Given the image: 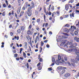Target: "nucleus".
Returning <instances> with one entry per match:
<instances>
[{
    "label": "nucleus",
    "mask_w": 79,
    "mask_h": 79,
    "mask_svg": "<svg viewBox=\"0 0 79 79\" xmlns=\"http://www.w3.org/2000/svg\"><path fill=\"white\" fill-rule=\"evenodd\" d=\"M74 40H76L77 42H79V38H77V37H75L74 38Z\"/></svg>",
    "instance_id": "nucleus-9"
},
{
    "label": "nucleus",
    "mask_w": 79,
    "mask_h": 79,
    "mask_svg": "<svg viewBox=\"0 0 79 79\" xmlns=\"http://www.w3.org/2000/svg\"><path fill=\"white\" fill-rule=\"evenodd\" d=\"M38 69L39 71H40L42 69V67L40 66H39L38 67Z\"/></svg>",
    "instance_id": "nucleus-24"
},
{
    "label": "nucleus",
    "mask_w": 79,
    "mask_h": 79,
    "mask_svg": "<svg viewBox=\"0 0 79 79\" xmlns=\"http://www.w3.org/2000/svg\"><path fill=\"white\" fill-rule=\"evenodd\" d=\"M43 42H44L45 43H47V42H48V40H45Z\"/></svg>",
    "instance_id": "nucleus-61"
},
{
    "label": "nucleus",
    "mask_w": 79,
    "mask_h": 79,
    "mask_svg": "<svg viewBox=\"0 0 79 79\" xmlns=\"http://www.w3.org/2000/svg\"><path fill=\"white\" fill-rule=\"evenodd\" d=\"M32 27V25H30L29 27V30H31V28Z\"/></svg>",
    "instance_id": "nucleus-32"
},
{
    "label": "nucleus",
    "mask_w": 79,
    "mask_h": 79,
    "mask_svg": "<svg viewBox=\"0 0 79 79\" xmlns=\"http://www.w3.org/2000/svg\"><path fill=\"white\" fill-rule=\"evenodd\" d=\"M39 45V43H37L36 45V48H38V46Z\"/></svg>",
    "instance_id": "nucleus-40"
},
{
    "label": "nucleus",
    "mask_w": 79,
    "mask_h": 79,
    "mask_svg": "<svg viewBox=\"0 0 79 79\" xmlns=\"http://www.w3.org/2000/svg\"><path fill=\"white\" fill-rule=\"evenodd\" d=\"M54 6H52L51 7V9L52 10H54Z\"/></svg>",
    "instance_id": "nucleus-63"
},
{
    "label": "nucleus",
    "mask_w": 79,
    "mask_h": 79,
    "mask_svg": "<svg viewBox=\"0 0 79 79\" xmlns=\"http://www.w3.org/2000/svg\"><path fill=\"white\" fill-rule=\"evenodd\" d=\"M48 70H49V71H52L53 69H52V68H48Z\"/></svg>",
    "instance_id": "nucleus-56"
},
{
    "label": "nucleus",
    "mask_w": 79,
    "mask_h": 79,
    "mask_svg": "<svg viewBox=\"0 0 79 79\" xmlns=\"http://www.w3.org/2000/svg\"><path fill=\"white\" fill-rule=\"evenodd\" d=\"M70 2L71 3H73L74 2V0H70Z\"/></svg>",
    "instance_id": "nucleus-59"
},
{
    "label": "nucleus",
    "mask_w": 79,
    "mask_h": 79,
    "mask_svg": "<svg viewBox=\"0 0 79 79\" xmlns=\"http://www.w3.org/2000/svg\"><path fill=\"white\" fill-rule=\"evenodd\" d=\"M40 52L41 53L42 52V48L40 47Z\"/></svg>",
    "instance_id": "nucleus-51"
},
{
    "label": "nucleus",
    "mask_w": 79,
    "mask_h": 79,
    "mask_svg": "<svg viewBox=\"0 0 79 79\" xmlns=\"http://www.w3.org/2000/svg\"><path fill=\"white\" fill-rule=\"evenodd\" d=\"M24 48L25 49H27V42H25L24 43Z\"/></svg>",
    "instance_id": "nucleus-16"
},
{
    "label": "nucleus",
    "mask_w": 79,
    "mask_h": 79,
    "mask_svg": "<svg viewBox=\"0 0 79 79\" xmlns=\"http://www.w3.org/2000/svg\"><path fill=\"white\" fill-rule=\"evenodd\" d=\"M75 35H77L78 34V32L77 31H75L74 32Z\"/></svg>",
    "instance_id": "nucleus-38"
},
{
    "label": "nucleus",
    "mask_w": 79,
    "mask_h": 79,
    "mask_svg": "<svg viewBox=\"0 0 79 79\" xmlns=\"http://www.w3.org/2000/svg\"><path fill=\"white\" fill-rule=\"evenodd\" d=\"M32 8L33 7H31V6L28 7L27 11H32V10H31V9H32Z\"/></svg>",
    "instance_id": "nucleus-12"
},
{
    "label": "nucleus",
    "mask_w": 79,
    "mask_h": 79,
    "mask_svg": "<svg viewBox=\"0 0 79 79\" xmlns=\"http://www.w3.org/2000/svg\"><path fill=\"white\" fill-rule=\"evenodd\" d=\"M74 46H77V44L76 43H74Z\"/></svg>",
    "instance_id": "nucleus-60"
},
{
    "label": "nucleus",
    "mask_w": 79,
    "mask_h": 79,
    "mask_svg": "<svg viewBox=\"0 0 79 79\" xmlns=\"http://www.w3.org/2000/svg\"><path fill=\"white\" fill-rule=\"evenodd\" d=\"M27 15L28 16L30 17L32 15V11H27Z\"/></svg>",
    "instance_id": "nucleus-3"
},
{
    "label": "nucleus",
    "mask_w": 79,
    "mask_h": 79,
    "mask_svg": "<svg viewBox=\"0 0 79 79\" xmlns=\"http://www.w3.org/2000/svg\"><path fill=\"white\" fill-rule=\"evenodd\" d=\"M70 76H71V74L69 73H67L64 75V76L65 77H69Z\"/></svg>",
    "instance_id": "nucleus-7"
},
{
    "label": "nucleus",
    "mask_w": 79,
    "mask_h": 79,
    "mask_svg": "<svg viewBox=\"0 0 79 79\" xmlns=\"http://www.w3.org/2000/svg\"><path fill=\"white\" fill-rule=\"evenodd\" d=\"M31 7H32L33 8H34L35 6V4L34 3V1L31 2Z\"/></svg>",
    "instance_id": "nucleus-10"
},
{
    "label": "nucleus",
    "mask_w": 79,
    "mask_h": 79,
    "mask_svg": "<svg viewBox=\"0 0 79 79\" xmlns=\"http://www.w3.org/2000/svg\"><path fill=\"white\" fill-rule=\"evenodd\" d=\"M76 29V27H75V26H73H73H71L70 28V29L71 31H74V29Z\"/></svg>",
    "instance_id": "nucleus-4"
},
{
    "label": "nucleus",
    "mask_w": 79,
    "mask_h": 79,
    "mask_svg": "<svg viewBox=\"0 0 79 79\" xmlns=\"http://www.w3.org/2000/svg\"><path fill=\"white\" fill-rule=\"evenodd\" d=\"M48 26V23H47L45 24V27H47V26Z\"/></svg>",
    "instance_id": "nucleus-39"
},
{
    "label": "nucleus",
    "mask_w": 79,
    "mask_h": 79,
    "mask_svg": "<svg viewBox=\"0 0 79 79\" xmlns=\"http://www.w3.org/2000/svg\"><path fill=\"white\" fill-rule=\"evenodd\" d=\"M23 56L25 58H26V53H24V52H23Z\"/></svg>",
    "instance_id": "nucleus-19"
},
{
    "label": "nucleus",
    "mask_w": 79,
    "mask_h": 79,
    "mask_svg": "<svg viewBox=\"0 0 79 79\" xmlns=\"http://www.w3.org/2000/svg\"><path fill=\"white\" fill-rule=\"evenodd\" d=\"M58 69L60 70L61 69H66V67H64L62 66H59L57 67Z\"/></svg>",
    "instance_id": "nucleus-6"
},
{
    "label": "nucleus",
    "mask_w": 79,
    "mask_h": 79,
    "mask_svg": "<svg viewBox=\"0 0 79 79\" xmlns=\"http://www.w3.org/2000/svg\"><path fill=\"white\" fill-rule=\"evenodd\" d=\"M24 14V11H22L20 14V15L19 16V18L20 17H21V16H23V14Z\"/></svg>",
    "instance_id": "nucleus-15"
},
{
    "label": "nucleus",
    "mask_w": 79,
    "mask_h": 79,
    "mask_svg": "<svg viewBox=\"0 0 79 79\" xmlns=\"http://www.w3.org/2000/svg\"><path fill=\"white\" fill-rule=\"evenodd\" d=\"M37 39H38V40H39V37L38 36H36L35 37V44H36V43H37Z\"/></svg>",
    "instance_id": "nucleus-11"
},
{
    "label": "nucleus",
    "mask_w": 79,
    "mask_h": 79,
    "mask_svg": "<svg viewBox=\"0 0 79 79\" xmlns=\"http://www.w3.org/2000/svg\"><path fill=\"white\" fill-rule=\"evenodd\" d=\"M19 26V24L18 23H17V25L15 26V28H16L17 27H18Z\"/></svg>",
    "instance_id": "nucleus-50"
},
{
    "label": "nucleus",
    "mask_w": 79,
    "mask_h": 79,
    "mask_svg": "<svg viewBox=\"0 0 79 79\" xmlns=\"http://www.w3.org/2000/svg\"><path fill=\"white\" fill-rule=\"evenodd\" d=\"M64 27H69V24H66L64 26Z\"/></svg>",
    "instance_id": "nucleus-35"
},
{
    "label": "nucleus",
    "mask_w": 79,
    "mask_h": 79,
    "mask_svg": "<svg viewBox=\"0 0 79 79\" xmlns=\"http://www.w3.org/2000/svg\"><path fill=\"white\" fill-rule=\"evenodd\" d=\"M11 5L9 4V6H8V8H11Z\"/></svg>",
    "instance_id": "nucleus-53"
},
{
    "label": "nucleus",
    "mask_w": 79,
    "mask_h": 79,
    "mask_svg": "<svg viewBox=\"0 0 79 79\" xmlns=\"http://www.w3.org/2000/svg\"><path fill=\"white\" fill-rule=\"evenodd\" d=\"M26 66H27V68L29 69V64L27 63V65H26Z\"/></svg>",
    "instance_id": "nucleus-30"
},
{
    "label": "nucleus",
    "mask_w": 79,
    "mask_h": 79,
    "mask_svg": "<svg viewBox=\"0 0 79 79\" xmlns=\"http://www.w3.org/2000/svg\"><path fill=\"white\" fill-rule=\"evenodd\" d=\"M17 32L18 34H20L21 33V30L20 29H18L17 30Z\"/></svg>",
    "instance_id": "nucleus-23"
},
{
    "label": "nucleus",
    "mask_w": 79,
    "mask_h": 79,
    "mask_svg": "<svg viewBox=\"0 0 79 79\" xmlns=\"http://www.w3.org/2000/svg\"><path fill=\"white\" fill-rule=\"evenodd\" d=\"M63 34H64L65 35H67L68 36V34H67L66 33H63Z\"/></svg>",
    "instance_id": "nucleus-55"
},
{
    "label": "nucleus",
    "mask_w": 79,
    "mask_h": 79,
    "mask_svg": "<svg viewBox=\"0 0 79 79\" xmlns=\"http://www.w3.org/2000/svg\"><path fill=\"white\" fill-rule=\"evenodd\" d=\"M71 64L73 66V67H74V66H76V64H75V63H71Z\"/></svg>",
    "instance_id": "nucleus-28"
},
{
    "label": "nucleus",
    "mask_w": 79,
    "mask_h": 79,
    "mask_svg": "<svg viewBox=\"0 0 79 79\" xmlns=\"http://www.w3.org/2000/svg\"><path fill=\"white\" fill-rule=\"evenodd\" d=\"M48 15H49V16L51 15H52V12H51L50 11V12H49V13H48Z\"/></svg>",
    "instance_id": "nucleus-52"
},
{
    "label": "nucleus",
    "mask_w": 79,
    "mask_h": 79,
    "mask_svg": "<svg viewBox=\"0 0 79 79\" xmlns=\"http://www.w3.org/2000/svg\"><path fill=\"white\" fill-rule=\"evenodd\" d=\"M37 23H40V19H38L36 21Z\"/></svg>",
    "instance_id": "nucleus-27"
},
{
    "label": "nucleus",
    "mask_w": 79,
    "mask_h": 79,
    "mask_svg": "<svg viewBox=\"0 0 79 79\" xmlns=\"http://www.w3.org/2000/svg\"><path fill=\"white\" fill-rule=\"evenodd\" d=\"M2 16H5V12L3 11L2 13Z\"/></svg>",
    "instance_id": "nucleus-25"
},
{
    "label": "nucleus",
    "mask_w": 79,
    "mask_h": 79,
    "mask_svg": "<svg viewBox=\"0 0 79 79\" xmlns=\"http://www.w3.org/2000/svg\"><path fill=\"white\" fill-rule=\"evenodd\" d=\"M42 61H43V59L42 58L40 59L39 61H40V62H42Z\"/></svg>",
    "instance_id": "nucleus-41"
},
{
    "label": "nucleus",
    "mask_w": 79,
    "mask_h": 79,
    "mask_svg": "<svg viewBox=\"0 0 79 79\" xmlns=\"http://www.w3.org/2000/svg\"><path fill=\"white\" fill-rule=\"evenodd\" d=\"M35 72H33V74L32 75V78H33L34 74H35Z\"/></svg>",
    "instance_id": "nucleus-49"
},
{
    "label": "nucleus",
    "mask_w": 79,
    "mask_h": 79,
    "mask_svg": "<svg viewBox=\"0 0 79 79\" xmlns=\"http://www.w3.org/2000/svg\"><path fill=\"white\" fill-rule=\"evenodd\" d=\"M20 10L19 9L17 10V13L18 14H19V13H20Z\"/></svg>",
    "instance_id": "nucleus-48"
},
{
    "label": "nucleus",
    "mask_w": 79,
    "mask_h": 79,
    "mask_svg": "<svg viewBox=\"0 0 79 79\" xmlns=\"http://www.w3.org/2000/svg\"><path fill=\"white\" fill-rule=\"evenodd\" d=\"M58 59L59 60H61V56H60V55H58Z\"/></svg>",
    "instance_id": "nucleus-21"
},
{
    "label": "nucleus",
    "mask_w": 79,
    "mask_h": 79,
    "mask_svg": "<svg viewBox=\"0 0 79 79\" xmlns=\"http://www.w3.org/2000/svg\"><path fill=\"white\" fill-rule=\"evenodd\" d=\"M15 39H16L17 40H19V36H15Z\"/></svg>",
    "instance_id": "nucleus-22"
},
{
    "label": "nucleus",
    "mask_w": 79,
    "mask_h": 79,
    "mask_svg": "<svg viewBox=\"0 0 79 79\" xmlns=\"http://www.w3.org/2000/svg\"><path fill=\"white\" fill-rule=\"evenodd\" d=\"M70 16L71 18H74V13H72V14H70Z\"/></svg>",
    "instance_id": "nucleus-18"
},
{
    "label": "nucleus",
    "mask_w": 79,
    "mask_h": 79,
    "mask_svg": "<svg viewBox=\"0 0 79 79\" xmlns=\"http://www.w3.org/2000/svg\"><path fill=\"white\" fill-rule=\"evenodd\" d=\"M25 27H24L22 26L21 27V29L23 32L24 31V30H25Z\"/></svg>",
    "instance_id": "nucleus-14"
},
{
    "label": "nucleus",
    "mask_w": 79,
    "mask_h": 79,
    "mask_svg": "<svg viewBox=\"0 0 79 79\" xmlns=\"http://www.w3.org/2000/svg\"><path fill=\"white\" fill-rule=\"evenodd\" d=\"M75 53L77 55L79 56V50L77 51Z\"/></svg>",
    "instance_id": "nucleus-29"
},
{
    "label": "nucleus",
    "mask_w": 79,
    "mask_h": 79,
    "mask_svg": "<svg viewBox=\"0 0 79 79\" xmlns=\"http://www.w3.org/2000/svg\"><path fill=\"white\" fill-rule=\"evenodd\" d=\"M3 6L4 8H6V5L5 4H4L3 5Z\"/></svg>",
    "instance_id": "nucleus-36"
},
{
    "label": "nucleus",
    "mask_w": 79,
    "mask_h": 79,
    "mask_svg": "<svg viewBox=\"0 0 79 79\" xmlns=\"http://www.w3.org/2000/svg\"><path fill=\"white\" fill-rule=\"evenodd\" d=\"M40 64H41V63H40V62H39L38 63V64H37V66H40Z\"/></svg>",
    "instance_id": "nucleus-57"
},
{
    "label": "nucleus",
    "mask_w": 79,
    "mask_h": 79,
    "mask_svg": "<svg viewBox=\"0 0 79 79\" xmlns=\"http://www.w3.org/2000/svg\"><path fill=\"white\" fill-rule=\"evenodd\" d=\"M56 13L57 14V16H60V12H59V11H57L56 12Z\"/></svg>",
    "instance_id": "nucleus-20"
},
{
    "label": "nucleus",
    "mask_w": 79,
    "mask_h": 79,
    "mask_svg": "<svg viewBox=\"0 0 79 79\" xmlns=\"http://www.w3.org/2000/svg\"><path fill=\"white\" fill-rule=\"evenodd\" d=\"M73 52H77V49L76 48L75 49H73Z\"/></svg>",
    "instance_id": "nucleus-42"
},
{
    "label": "nucleus",
    "mask_w": 79,
    "mask_h": 79,
    "mask_svg": "<svg viewBox=\"0 0 79 79\" xmlns=\"http://www.w3.org/2000/svg\"><path fill=\"white\" fill-rule=\"evenodd\" d=\"M27 34L28 35H32L33 32L30 30H28L27 32Z\"/></svg>",
    "instance_id": "nucleus-5"
},
{
    "label": "nucleus",
    "mask_w": 79,
    "mask_h": 79,
    "mask_svg": "<svg viewBox=\"0 0 79 79\" xmlns=\"http://www.w3.org/2000/svg\"><path fill=\"white\" fill-rule=\"evenodd\" d=\"M56 15V13L54 12L52 13V17L53 18H55V17L54 16V15Z\"/></svg>",
    "instance_id": "nucleus-17"
},
{
    "label": "nucleus",
    "mask_w": 79,
    "mask_h": 79,
    "mask_svg": "<svg viewBox=\"0 0 79 79\" xmlns=\"http://www.w3.org/2000/svg\"><path fill=\"white\" fill-rule=\"evenodd\" d=\"M51 6H52V5H49V7L48 10H49V11H50V8H51Z\"/></svg>",
    "instance_id": "nucleus-45"
},
{
    "label": "nucleus",
    "mask_w": 79,
    "mask_h": 79,
    "mask_svg": "<svg viewBox=\"0 0 79 79\" xmlns=\"http://www.w3.org/2000/svg\"><path fill=\"white\" fill-rule=\"evenodd\" d=\"M52 61L53 63H55V58H52Z\"/></svg>",
    "instance_id": "nucleus-26"
},
{
    "label": "nucleus",
    "mask_w": 79,
    "mask_h": 79,
    "mask_svg": "<svg viewBox=\"0 0 79 79\" xmlns=\"http://www.w3.org/2000/svg\"><path fill=\"white\" fill-rule=\"evenodd\" d=\"M71 60L72 62H73V63H74V61H75V60L74 59H71Z\"/></svg>",
    "instance_id": "nucleus-47"
},
{
    "label": "nucleus",
    "mask_w": 79,
    "mask_h": 79,
    "mask_svg": "<svg viewBox=\"0 0 79 79\" xmlns=\"http://www.w3.org/2000/svg\"><path fill=\"white\" fill-rule=\"evenodd\" d=\"M64 60L65 61H67L68 60V58L66 57H64Z\"/></svg>",
    "instance_id": "nucleus-54"
},
{
    "label": "nucleus",
    "mask_w": 79,
    "mask_h": 79,
    "mask_svg": "<svg viewBox=\"0 0 79 79\" xmlns=\"http://www.w3.org/2000/svg\"><path fill=\"white\" fill-rule=\"evenodd\" d=\"M28 3V2H27L26 3V4H24L22 8V9H23V10H25L26 9V8H27V4Z\"/></svg>",
    "instance_id": "nucleus-2"
},
{
    "label": "nucleus",
    "mask_w": 79,
    "mask_h": 79,
    "mask_svg": "<svg viewBox=\"0 0 79 79\" xmlns=\"http://www.w3.org/2000/svg\"><path fill=\"white\" fill-rule=\"evenodd\" d=\"M69 52H72L73 51V49H70L68 50Z\"/></svg>",
    "instance_id": "nucleus-44"
},
{
    "label": "nucleus",
    "mask_w": 79,
    "mask_h": 79,
    "mask_svg": "<svg viewBox=\"0 0 79 79\" xmlns=\"http://www.w3.org/2000/svg\"><path fill=\"white\" fill-rule=\"evenodd\" d=\"M69 16V15H65V18H68V17Z\"/></svg>",
    "instance_id": "nucleus-62"
},
{
    "label": "nucleus",
    "mask_w": 79,
    "mask_h": 79,
    "mask_svg": "<svg viewBox=\"0 0 79 79\" xmlns=\"http://www.w3.org/2000/svg\"><path fill=\"white\" fill-rule=\"evenodd\" d=\"M4 73L5 75V76L6 77V78H7L8 79V74L7 72H5V71L4 72Z\"/></svg>",
    "instance_id": "nucleus-8"
},
{
    "label": "nucleus",
    "mask_w": 79,
    "mask_h": 79,
    "mask_svg": "<svg viewBox=\"0 0 79 79\" xmlns=\"http://www.w3.org/2000/svg\"><path fill=\"white\" fill-rule=\"evenodd\" d=\"M18 56V54H15L14 55V56L15 58H17Z\"/></svg>",
    "instance_id": "nucleus-31"
},
{
    "label": "nucleus",
    "mask_w": 79,
    "mask_h": 79,
    "mask_svg": "<svg viewBox=\"0 0 79 79\" xmlns=\"http://www.w3.org/2000/svg\"><path fill=\"white\" fill-rule=\"evenodd\" d=\"M44 13H46V8H45V7H44Z\"/></svg>",
    "instance_id": "nucleus-43"
},
{
    "label": "nucleus",
    "mask_w": 79,
    "mask_h": 79,
    "mask_svg": "<svg viewBox=\"0 0 79 79\" xmlns=\"http://www.w3.org/2000/svg\"><path fill=\"white\" fill-rule=\"evenodd\" d=\"M64 72H65V70H63L61 71V73L62 74H63V73H64Z\"/></svg>",
    "instance_id": "nucleus-34"
},
{
    "label": "nucleus",
    "mask_w": 79,
    "mask_h": 79,
    "mask_svg": "<svg viewBox=\"0 0 79 79\" xmlns=\"http://www.w3.org/2000/svg\"><path fill=\"white\" fill-rule=\"evenodd\" d=\"M76 58L77 60H78V61H79V56H76Z\"/></svg>",
    "instance_id": "nucleus-33"
},
{
    "label": "nucleus",
    "mask_w": 79,
    "mask_h": 79,
    "mask_svg": "<svg viewBox=\"0 0 79 79\" xmlns=\"http://www.w3.org/2000/svg\"><path fill=\"white\" fill-rule=\"evenodd\" d=\"M60 20H62V19H63V17L60 16Z\"/></svg>",
    "instance_id": "nucleus-58"
},
{
    "label": "nucleus",
    "mask_w": 79,
    "mask_h": 79,
    "mask_svg": "<svg viewBox=\"0 0 79 79\" xmlns=\"http://www.w3.org/2000/svg\"><path fill=\"white\" fill-rule=\"evenodd\" d=\"M64 42H63L62 43V44H66V42H67V40H64Z\"/></svg>",
    "instance_id": "nucleus-37"
},
{
    "label": "nucleus",
    "mask_w": 79,
    "mask_h": 79,
    "mask_svg": "<svg viewBox=\"0 0 79 79\" xmlns=\"http://www.w3.org/2000/svg\"><path fill=\"white\" fill-rule=\"evenodd\" d=\"M26 38L28 39V40H30V41H31V37H30V36L28 35L26 36Z\"/></svg>",
    "instance_id": "nucleus-13"
},
{
    "label": "nucleus",
    "mask_w": 79,
    "mask_h": 79,
    "mask_svg": "<svg viewBox=\"0 0 79 79\" xmlns=\"http://www.w3.org/2000/svg\"><path fill=\"white\" fill-rule=\"evenodd\" d=\"M41 46H43V45H44V42H43V41H41Z\"/></svg>",
    "instance_id": "nucleus-46"
},
{
    "label": "nucleus",
    "mask_w": 79,
    "mask_h": 79,
    "mask_svg": "<svg viewBox=\"0 0 79 79\" xmlns=\"http://www.w3.org/2000/svg\"><path fill=\"white\" fill-rule=\"evenodd\" d=\"M69 5H70L69 4H66L65 5V9L66 11H68V10H69Z\"/></svg>",
    "instance_id": "nucleus-1"
},
{
    "label": "nucleus",
    "mask_w": 79,
    "mask_h": 79,
    "mask_svg": "<svg viewBox=\"0 0 79 79\" xmlns=\"http://www.w3.org/2000/svg\"><path fill=\"white\" fill-rule=\"evenodd\" d=\"M44 20L45 21V18H46L45 15H44Z\"/></svg>",
    "instance_id": "nucleus-64"
}]
</instances>
